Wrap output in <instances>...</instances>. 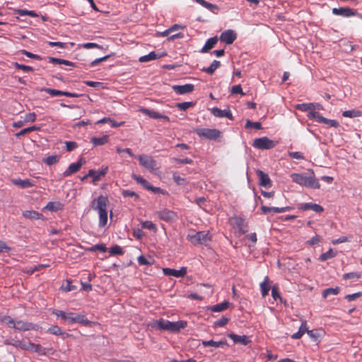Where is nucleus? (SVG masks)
Returning <instances> with one entry per match:
<instances>
[{
	"label": "nucleus",
	"instance_id": "37",
	"mask_svg": "<svg viewBox=\"0 0 362 362\" xmlns=\"http://www.w3.org/2000/svg\"><path fill=\"white\" fill-rule=\"evenodd\" d=\"M48 60H49V62L53 63V64H64L66 66H74V63H73L70 61H68V60L62 59L49 57Z\"/></svg>",
	"mask_w": 362,
	"mask_h": 362
},
{
	"label": "nucleus",
	"instance_id": "20",
	"mask_svg": "<svg viewBox=\"0 0 362 362\" xmlns=\"http://www.w3.org/2000/svg\"><path fill=\"white\" fill-rule=\"evenodd\" d=\"M298 209L303 211L313 210L317 213H320L324 211L322 206L314 203H302L299 205Z\"/></svg>",
	"mask_w": 362,
	"mask_h": 362
},
{
	"label": "nucleus",
	"instance_id": "30",
	"mask_svg": "<svg viewBox=\"0 0 362 362\" xmlns=\"http://www.w3.org/2000/svg\"><path fill=\"white\" fill-rule=\"evenodd\" d=\"M230 304V303L228 301H224L221 303L210 306L209 308V310L215 313L221 312L227 309Z\"/></svg>",
	"mask_w": 362,
	"mask_h": 362
},
{
	"label": "nucleus",
	"instance_id": "63",
	"mask_svg": "<svg viewBox=\"0 0 362 362\" xmlns=\"http://www.w3.org/2000/svg\"><path fill=\"white\" fill-rule=\"evenodd\" d=\"M229 321V319L226 317H222L219 320H216L214 322V325L217 327H223L226 325Z\"/></svg>",
	"mask_w": 362,
	"mask_h": 362
},
{
	"label": "nucleus",
	"instance_id": "23",
	"mask_svg": "<svg viewBox=\"0 0 362 362\" xmlns=\"http://www.w3.org/2000/svg\"><path fill=\"white\" fill-rule=\"evenodd\" d=\"M257 174L259 178V185L261 186L265 187L271 186V180L267 174L262 170H258Z\"/></svg>",
	"mask_w": 362,
	"mask_h": 362
},
{
	"label": "nucleus",
	"instance_id": "53",
	"mask_svg": "<svg viewBox=\"0 0 362 362\" xmlns=\"http://www.w3.org/2000/svg\"><path fill=\"white\" fill-rule=\"evenodd\" d=\"M307 117L309 119H315L317 122H318L320 123V118L323 117V116L320 115L317 112L315 111V110L310 111L308 113Z\"/></svg>",
	"mask_w": 362,
	"mask_h": 362
},
{
	"label": "nucleus",
	"instance_id": "19",
	"mask_svg": "<svg viewBox=\"0 0 362 362\" xmlns=\"http://www.w3.org/2000/svg\"><path fill=\"white\" fill-rule=\"evenodd\" d=\"M228 337L231 339L234 343L244 346L247 345L251 341L246 335H238L234 333H230L228 334Z\"/></svg>",
	"mask_w": 362,
	"mask_h": 362
},
{
	"label": "nucleus",
	"instance_id": "51",
	"mask_svg": "<svg viewBox=\"0 0 362 362\" xmlns=\"http://www.w3.org/2000/svg\"><path fill=\"white\" fill-rule=\"evenodd\" d=\"M137 260L139 265H151L153 262L151 257L148 259L143 255L139 256Z\"/></svg>",
	"mask_w": 362,
	"mask_h": 362
},
{
	"label": "nucleus",
	"instance_id": "29",
	"mask_svg": "<svg viewBox=\"0 0 362 362\" xmlns=\"http://www.w3.org/2000/svg\"><path fill=\"white\" fill-rule=\"evenodd\" d=\"M104 123H108L111 127H121L124 124V122H117L114 121L113 119H112L110 117H104V118L95 122V124H104Z\"/></svg>",
	"mask_w": 362,
	"mask_h": 362
},
{
	"label": "nucleus",
	"instance_id": "39",
	"mask_svg": "<svg viewBox=\"0 0 362 362\" xmlns=\"http://www.w3.org/2000/svg\"><path fill=\"white\" fill-rule=\"evenodd\" d=\"M339 291L340 288L338 286L335 288H328L323 291L322 297L325 298L330 295L336 296L339 293Z\"/></svg>",
	"mask_w": 362,
	"mask_h": 362
},
{
	"label": "nucleus",
	"instance_id": "57",
	"mask_svg": "<svg viewBox=\"0 0 362 362\" xmlns=\"http://www.w3.org/2000/svg\"><path fill=\"white\" fill-rule=\"evenodd\" d=\"M20 52H21V53H22L23 54L27 56L29 58L34 59H36V60H42V59L41 56L35 54H33V53H31V52H28L27 50L22 49Z\"/></svg>",
	"mask_w": 362,
	"mask_h": 362
},
{
	"label": "nucleus",
	"instance_id": "18",
	"mask_svg": "<svg viewBox=\"0 0 362 362\" xmlns=\"http://www.w3.org/2000/svg\"><path fill=\"white\" fill-rule=\"evenodd\" d=\"M141 112L142 113H144V115H146L153 119H163L167 122L170 121V118L168 116L162 115V114L159 113L158 112H156L153 110H149L147 108H142V109H141Z\"/></svg>",
	"mask_w": 362,
	"mask_h": 362
},
{
	"label": "nucleus",
	"instance_id": "31",
	"mask_svg": "<svg viewBox=\"0 0 362 362\" xmlns=\"http://www.w3.org/2000/svg\"><path fill=\"white\" fill-rule=\"evenodd\" d=\"M220 66L221 62L219 61L214 60L209 67H204L202 71L211 75Z\"/></svg>",
	"mask_w": 362,
	"mask_h": 362
},
{
	"label": "nucleus",
	"instance_id": "40",
	"mask_svg": "<svg viewBox=\"0 0 362 362\" xmlns=\"http://www.w3.org/2000/svg\"><path fill=\"white\" fill-rule=\"evenodd\" d=\"M60 156L58 155L49 156L47 158H44L42 161L47 165H52L59 162Z\"/></svg>",
	"mask_w": 362,
	"mask_h": 362
},
{
	"label": "nucleus",
	"instance_id": "26",
	"mask_svg": "<svg viewBox=\"0 0 362 362\" xmlns=\"http://www.w3.org/2000/svg\"><path fill=\"white\" fill-rule=\"evenodd\" d=\"M64 206V205L59 202H49L43 209L56 212L63 209Z\"/></svg>",
	"mask_w": 362,
	"mask_h": 362
},
{
	"label": "nucleus",
	"instance_id": "16",
	"mask_svg": "<svg viewBox=\"0 0 362 362\" xmlns=\"http://www.w3.org/2000/svg\"><path fill=\"white\" fill-rule=\"evenodd\" d=\"M163 274L166 276H173L177 278L182 277L187 274V268L182 267L180 269H175L170 268H164L163 269Z\"/></svg>",
	"mask_w": 362,
	"mask_h": 362
},
{
	"label": "nucleus",
	"instance_id": "27",
	"mask_svg": "<svg viewBox=\"0 0 362 362\" xmlns=\"http://www.w3.org/2000/svg\"><path fill=\"white\" fill-rule=\"evenodd\" d=\"M23 216L25 218L32 219V220L43 219V218H44L43 214H42L36 211H34V210L25 211L23 212Z\"/></svg>",
	"mask_w": 362,
	"mask_h": 362
},
{
	"label": "nucleus",
	"instance_id": "28",
	"mask_svg": "<svg viewBox=\"0 0 362 362\" xmlns=\"http://www.w3.org/2000/svg\"><path fill=\"white\" fill-rule=\"evenodd\" d=\"M308 328L307 327V323L305 321H303L300 327H299V329L297 332L291 335V338L293 339H300L302 337V336L306 332H308Z\"/></svg>",
	"mask_w": 362,
	"mask_h": 362
},
{
	"label": "nucleus",
	"instance_id": "17",
	"mask_svg": "<svg viewBox=\"0 0 362 362\" xmlns=\"http://www.w3.org/2000/svg\"><path fill=\"white\" fill-rule=\"evenodd\" d=\"M194 85L185 84V85H175L172 87L173 90L179 95H184L189 93L194 90Z\"/></svg>",
	"mask_w": 362,
	"mask_h": 362
},
{
	"label": "nucleus",
	"instance_id": "22",
	"mask_svg": "<svg viewBox=\"0 0 362 362\" xmlns=\"http://www.w3.org/2000/svg\"><path fill=\"white\" fill-rule=\"evenodd\" d=\"M290 209H291V207H289V206H285V207H269V206H261V210H262V213L264 214L271 213V212L275 213V214L284 213V212L289 211Z\"/></svg>",
	"mask_w": 362,
	"mask_h": 362
},
{
	"label": "nucleus",
	"instance_id": "46",
	"mask_svg": "<svg viewBox=\"0 0 362 362\" xmlns=\"http://www.w3.org/2000/svg\"><path fill=\"white\" fill-rule=\"evenodd\" d=\"M267 277L265 278V280L260 284L261 293L263 297H265L268 295L270 287L267 283Z\"/></svg>",
	"mask_w": 362,
	"mask_h": 362
},
{
	"label": "nucleus",
	"instance_id": "43",
	"mask_svg": "<svg viewBox=\"0 0 362 362\" xmlns=\"http://www.w3.org/2000/svg\"><path fill=\"white\" fill-rule=\"evenodd\" d=\"M320 123L325 124L328 125L329 127L337 128L339 126V123L335 119H330L325 118L324 117L320 118Z\"/></svg>",
	"mask_w": 362,
	"mask_h": 362
},
{
	"label": "nucleus",
	"instance_id": "32",
	"mask_svg": "<svg viewBox=\"0 0 362 362\" xmlns=\"http://www.w3.org/2000/svg\"><path fill=\"white\" fill-rule=\"evenodd\" d=\"M296 109L303 111V112H308L311 110H315V103H300L298 104L295 106Z\"/></svg>",
	"mask_w": 362,
	"mask_h": 362
},
{
	"label": "nucleus",
	"instance_id": "58",
	"mask_svg": "<svg viewBox=\"0 0 362 362\" xmlns=\"http://www.w3.org/2000/svg\"><path fill=\"white\" fill-rule=\"evenodd\" d=\"M342 116L345 117H356L358 116V111L352 110H346L342 113Z\"/></svg>",
	"mask_w": 362,
	"mask_h": 362
},
{
	"label": "nucleus",
	"instance_id": "12",
	"mask_svg": "<svg viewBox=\"0 0 362 362\" xmlns=\"http://www.w3.org/2000/svg\"><path fill=\"white\" fill-rule=\"evenodd\" d=\"M13 328L20 331L37 330L38 326L31 322H25L22 320L16 321Z\"/></svg>",
	"mask_w": 362,
	"mask_h": 362
},
{
	"label": "nucleus",
	"instance_id": "4",
	"mask_svg": "<svg viewBox=\"0 0 362 362\" xmlns=\"http://www.w3.org/2000/svg\"><path fill=\"white\" fill-rule=\"evenodd\" d=\"M107 47H104L103 45H99L97 43L92 42V56L95 57L92 60V66L98 65L101 62L107 60L110 54H104L100 56V53L105 54Z\"/></svg>",
	"mask_w": 362,
	"mask_h": 362
},
{
	"label": "nucleus",
	"instance_id": "50",
	"mask_svg": "<svg viewBox=\"0 0 362 362\" xmlns=\"http://www.w3.org/2000/svg\"><path fill=\"white\" fill-rule=\"evenodd\" d=\"M194 105V102H183V103H179L176 105V107L180 110H187L188 108L192 107L193 105Z\"/></svg>",
	"mask_w": 362,
	"mask_h": 362
},
{
	"label": "nucleus",
	"instance_id": "25",
	"mask_svg": "<svg viewBox=\"0 0 362 362\" xmlns=\"http://www.w3.org/2000/svg\"><path fill=\"white\" fill-rule=\"evenodd\" d=\"M217 42L218 38L216 36L209 38L205 42V45L203 46L200 52L202 53L208 52L210 49L214 47Z\"/></svg>",
	"mask_w": 362,
	"mask_h": 362
},
{
	"label": "nucleus",
	"instance_id": "52",
	"mask_svg": "<svg viewBox=\"0 0 362 362\" xmlns=\"http://www.w3.org/2000/svg\"><path fill=\"white\" fill-rule=\"evenodd\" d=\"M20 348L23 350L33 351V349L34 348V343H32L30 341L24 342L21 341Z\"/></svg>",
	"mask_w": 362,
	"mask_h": 362
},
{
	"label": "nucleus",
	"instance_id": "59",
	"mask_svg": "<svg viewBox=\"0 0 362 362\" xmlns=\"http://www.w3.org/2000/svg\"><path fill=\"white\" fill-rule=\"evenodd\" d=\"M361 277V274L357 272L346 273L343 275L344 279H358Z\"/></svg>",
	"mask_w": 362,
	"mask_h": 362
},
{
	"label": "nucleus",
	"instance_id": "45",
	"mask_svg": "<svg viewBox=\"0 0 362 362\" xmlns=\"http://www.w3.org/2000/svg\"><path fill=\"white\" fill-rule=\"evenodd\" d=\"M41 90L49 93L52 97L64 95V93H65V91H62V90H56V89L48 88H44Z\"/></svg>",
	"mask_w": 362,
	"mask_h": 362
},
{
	"label": "nucleus",
	"instance_id": "44",
	"mask_svg": "<svg viewBox=\"0 0 362 362\" xmlns=\"http://www.w3.org/2000/svg\"><path fill=\"white\" fill-rule=\"evenodd\" d=\"M75 319V323H79L85 326H88L90 325V321H89L84 315L76 314Z\"/></svg>",
	"mask_w": 362,
	"mask_h": 362
},
{
	"label": "nucleus",
	"instance_id": "9",
	"mask_svg": "<svg viewBox=\"0 0 362 362\" xmlns=\"http://www.w3.org/2000/svg\"><path fill=\"white\" fill-rule=\"evenodd\" d=\"M229 221L233 228L238 229L239 235L245 234L248 231V224L243 217L235 216L231 217Z\"/></svg>",
	"mask_w": 362,
	"mask_h": 362
},
{
	"label": "nucleus",
	"instance_id": "41",
	"mask_svg": "<svg viewBox=\"0 0 362 362\" xmlns=\"http://www.w3.org/2000/svg\"><path fill=\"white\" fill-rule=\"evenodd\" d=\"M108 141V136L105 135L101 137H92V144L94 146H101L106 144Z\"/></svg>",
	"mask_w": 362,
	"mask_h": 362
},
{
	"label": "nucleus",
	"instance_id": "13",
	"mask_svg": "<svg viewBox=\"0 0 362 362\" xmlns=\"http://www.w3.org/2000/svg\"><path fill=\"white\" fill-rule=\"evenodd\" d=\"M86 163L84 158H81L78 162L71 163L69 168L63 173L64 177H68L76 172H78L83 164Z\"/></svg>",
	"mask_w": 362,
	"mask_h": 362
},
{
	"label": "nucleus",
	"instance_id": "14",
	"mask_svg": "<svg viewBox=\"0 0 362 362\" xmlns=\"http://www.w3.org/2000/svg\"><path fill=\"white\" fill-rule=\"evenodd\" d=\"M356 11L348 7L334 8L332 13L343 17H351L356 15Z\"/></svg>",
	"mask_w": 362,
	"mask_h": 362
},
{
	"label": "nucleus",
	"instance_id": "1",
	"mask_svg": "<svg viewBox=\"0 0 362 362\" xmlns=\"http://www.w3.org/2000/svg\"><path fill=\"white\" fill-rule=\"evenodd\" d=\"M187 325V322L185 320H179L177 322H170L168 320L160 318L153 321L151 324V327L162 331H168L172 333H177L181 329H185Z\"/></svg>",
	"mask_w": 362,
	"mask_h": 362
},
{
	"label": "nucleus",
	"instance_id": "61",
	"mask_svg": "<svg viewBox=\"0 0 362 362\" xmlns=\"http://www.w3.org/2000/svg\"><path fill=\"white\" fill-rule=\"evenodd\" d=\"M94 251H99L100 252H105L107 251V247L105 244H97L94 246H92V252Z\"/></svg>",
	"mask_w": 362,
	"mask_h": 362
},
{
	"label": "nucleus",
	"instance_id": "42",
	"mask_svg": "<svg viewBox=\"0 0 362 362\" xmlns=\"http://www.w3.org/2000/svg\"><path fill=\"white\" fill-rule=\"evenodd\" d=\"M50 351H52V349H47V348L42 346L40 344H34V348L33 349V352L37 353L40 355H46Z\"/></svg>",
	"mask_w": 362,
	"mask_h": 362
},
{
	"label": "nucleus",
	"instance_id": "35",
	"mask_svg": "<svg viewBox=\"0 0 362 362\" xmlns=\"http://www.w3.org/2000/svg\"><path fill=\"white\" fill-rule=\"evenodd\" d=\"M13 182L19 186L22 189L28 188L33 186V182L29 179L25 180H14Z\"/></svg>",
	"mask_w": 362,
	"mask_h": 362
},
{
	"label": "nucleus",
	"instance_id": "6",
	"mask_svg": "<svg viewBox=\"0 0 362 362\" xmlns=\"http://www.w3.org/2000/svg\"><path fill=\"white\" fill-rule=\"evenodd\" d=\"M211 235L209 231H199L189 233L187 239L194 245L206 244L211 240Z\"/></svg>",
	"mask_w": 362,
	"mask_h": 362
},
{
	"label": "nucleus",
	"instance_id": "36",
	"mask_svg": "<svg viewBox=\"0 0 362 362\" xmlns=\"http://www.w3.org/2000/svg\"><path fill=\"white\" fill-rule=\"evenodd\" d=\"M337 251L330 248L327 252L320 255L319 259L322 262L326 261L337 256Z\"/></svg>",
	"mask_w": 362,
	"mask_h": 362
},
{
	"label": "nucleus",
	"instance_id": "54",
	"mask_svg": "<svg viewBox=\"0 0 362 362\" xmlns=\"http://www.w3.org/2000/svg\"><path fill=\"white\" fill-rule=\"evenodd\" d=\"M141 227L143 228H146V229H148V230H153V231H155L156 230V225L152 221H143L141 223Z\"/></svg>",
	"mask_w": 362,
	"mask_h": 362
},
{
	"label": "nucleus",
	"instance_id": "49",
	"mask_svg": "<svg viewBox=\"0 0 362 362\" xmlns=\"http://www.w3.org/2000/svg\"><path fill=\"white\" fill-rule=\"evenodd\" d=\"M203 6L215 14L218 13L219 11V7L217 5L209 3L207 1L205 2Z\"/></svg>",
	"mask_w": 362,
	"mask_h": 362
},
{
	"label": "nucleus",
	"instance_id": "56",
	"mask_svg": "<svg viewBox=\"0 0 362 362\" xmlns=\"http://www.w3.org/2000/svg\"><path fill=\"white\" fill-rule=\"evenodd\" d=\"M109 252L111 255H122L123 253L122 248L117 245L111 247Z\"/></svg>",
	"mask_w": 362,
	"mask_h": 362
},
{
	"label": "nucleus",
	"instance_id": "38",
	"mask_svg": "<svg viewBox=\"0 0 362 362\" xmlns=\"http://www.w3.org/2000/svg\"><path fill=\"white\" fill-rule=\"evenodd\" d=\"M47 332L54 335H61L64 338V335L68 336L65 332H63L61 328L57 325H52L48 329Z\"/></svg>",
	"mask_w": 362,
	"mask_h": 362
},
{
	"label": "nucleus",
	"instance_id": "24",
	"mask_svg": "<svg viewBox=\"0 0 362 362\" xmlns=\"http://www.w3.org/2000/svg\"><path fill=\"white\" fill-rule=\"evenodd\" d=\"M202 344L204 347L213 346L214 348L223 347L224 346H228L226 340H221L215 341L214 340L202 341Z\"/></svg>",
	"mask_w": 362,
	"mask_h": 362
},
{
	"label": "nucleus",
	"instance_id": "8",
	"mask_svg": "<svg viewBox=\"0 0 362 362\" xmlns=\"http://www.w3.org/2000/svg\"><path fill=\"white\" fill-rule=\"evenodd\" d=\"M199 137L209 140H215L221 135V132L216 129L197 128L193 130Z\"/></svg>",
	"mask_w": 362,
	"mask_h": 362
},
{
	"label": "nucleus",
	"instance_id": "5",
	"mask_svg": "<svg viewBox=\"0 0 362 362\" xmlns=\"http://www.w3.org/2000/svg\"><path fill=\"white\" fill-rule=\"evenodd\" d=\"M139 165L145 168L150 173H155L159 168L156 160L147 154H141L137 156Z\"/></svg>",
	"mask_w": 362,
	"mask_h": 362
},
{
	"label": "nucleus",
	"instance_id": "64",
	"mask_svg": "<svg viewBox=\"0 0 362 362\" xmlns=\"http://www.w3.org/2000/svg\"><path fill=\"white\" fill-rule=\"evenodd\" d=\"M289 156L291 157L292 158H295L297 160H304L305 159L303 154L301 152H298V151L290 152Z\"/></svg>",
	"mask_w": 362,
	"mask_h": 362
},
{
	"label": "nucleus",
	"instance_id": "62",
	"mask_svg": "<svg viewBox=\"0 0 362 362\" xmlns=\"http://www.w3.org/2000/svg\"><path fill=\"white\" fill-rule=\"evenodd\" d=\"M173 180L178 185H182L185 184V180L183 177H181L177 173H174L173 175Z\"/></svg>",
	"mask_w": 362,
	"mask_h": 362
},
{
	"label": "nucleus",
	"instance_id": "34",
	"mask_svg": "<svg viewBox=\"0 0 362 362\" xmlns=\"http://www.w3.org/2000/svg\"><path fill=\"white\" fill-rule=\"evenodd\" d=\"M162 55H158L155 52H151L150 53H148V54H146V55H144V56H141L140 58H139V62H150V61H152V60H155L156 59H158L161 57Z\"/></svg>",
	"mask_w": 362,
	"mask_h": 362
},
{
	"label": "nucleus",
	"instance_id": "21",
	"mask_svg": "<svg viewBox=\"0 0 362 362\" xmlns=\"http://www.w3.org/2000/svg\"><path fill=\"white\" fill-rule=\"evenodd\" d=\"M211 112L214 116H215L216 117H220V118L226 117L230 119H233L232 113H231L230 110H221L218 107H213L211 110Z\"/></svg>",
	"mask_w": 362,
	"mask_h": 362
},
{
	"label": "nucleus",
	"instance_id": "15",
	"mask_svg": "<svg viewBox=\"0 0 362 362\" xmlns=\"http://www.w3.org/2000/svg\"><path fill=\"white\" fill-rule=\"evenodd\" d=\"M108 166L103 165L98 170H92V182L100 180L108 172Z\"/></svg>",
	"mask_w": 362,
	"mask_h": 362
},
{
	"label": "nucleus",
	"instance_id": "7",
	"mask_svg": "<svg viewBox=\"0 0 362 362\" xmlns=\"http://www.w3.org/2000/svg\"><path fill=\"white\" fill-rule=\"evenodd\" d=\"M277 141L272 140L267 136L255 139L253 141L252 146L257 149L269 150L274 148Z\"/></svg>",
	"mask_w": 362,
	"mask_h": 362
},
{
	"label": "nucleus",
	"instance_id": "3",
	"mask_svg": "<svg viewBox=\"0 0 362 362\" xmlns=\"http://www.w3.org/2000/svg\"><path fill=\"white\" fill-rule=\"evenodd\" d=\"M109 200L107 197L100 195L99 196L92 204V207L98 211L99 216L98 226L100 228H103L106 226L108 220V211L107 206Z\"/></svg>",
	"mask_w": 362,
	"mask_h": 362
},
{
	"label": "nucleus",
	"instance_id": "11",
	"mask_svg": "<svg viewBox=\"0 0 362 362\" xmlns=\"http://www.w3.org/2000/svg\"><path fill=\"white\" fill-rule=\"evenodd\" d=\"M156 214L160 219L165 222H172L176 218L177 216L174 211L167 209L157 211Z\"/></svg>",
	"mask_w": 362,
	"mask_h": 362
},
{
	"label": "nucleus",
	"instance_id": "47",
	"mask_svg": "<svg viewBox=\"0 0 362 362\" xmlns=\"http://www.w3.org/2000/svg\"><path fill=\"white\" fill-rule=\"evenodd\" d=\"M245 128L250 129V128H254L255 129H262V124L259 122H252L249 119L246 121L245 124Z\"/></svg>",
	"mask_w": 362,
	"mask_h": 362
},
{
	"label": "nucleus",
	"instance_id": "55",
	"mask_svg": "<svg viewBox=\"0 0 362 362\" xmlns=\"http://www.w3.org/2000/svg\"><path fill=\"white\" fill-rule=\"evenodd\" d=\"M13 66L17 69H21V70H23L24 71H26V72L27 71H33V68L32 66L24 65V64H19L18 62L13 63Z\"/></svg>",
	"mask_w": 362,
	"mask_h": 362
},
{
	"label": "nucleus",
	"instance_id": "2",
	"mask_svg": "<svg viewBox=\"0 0 362 362\" xmlns=\"http://www.w3.org/2000/svg\"><path fill=\"white\" fill-rule=\"evenodd\" d=\"M291 177L293 182L300 186L312 189H319L320 184L315 178L313 170H310L309 173H292Z\"/></svg>",
	"mask_w": 362,
	"mask_h": 362
},
{
	"label": "nucleus",
	"instance_id": "48",
	"mask_svg": "<svg viewBox=\"0 0 362 362\" xmlns=\"http://www.w3.org/2000/svg\"><path fill=\"white\" fill-rule=\"evenodd\" d=\"M0 320L2 323H4L9 327L12 328H13V324H15L16 322V321L13 318L8 315L2 317Z\"/></svg>",
	"mask_w": 362,
	"mask_h": 362
},
{
	"label": "nucleus",
	"instance_id": "33",
	"mask_svg": "<svg viewBox=\"0 0 362 362\" xmlns=\"http://www.w3.org/2000/svg\"><path fill=\"white\" fill-rule=\"evenodd\" d=\"M132 177L138 184H140L146 189L150 187L151 184L141 175L133 173Z\"/></svg>",
	"mask_w": 362,
	"mask_h": 362
},
{
	"label": "nucleus",
	"instance_id": "60",
	"mask_svg": "<svg viewBox=\"0 0 362 362\" xmlns=\"http://www.w3.org/2000/svg\"><path fill=\"white\" fill-rule=\"evenodd\" d=\"M62 288L65 291H71L76 289L77 286L72 285V282L69 280H67L66 282V285H62Z\"/></svg>",
	"mask_w": 362,
	"mask_h": 362
},
{
	"label": "nucleus",
	"instance_id": "10",
	"mask_svg": "<svg viewBox=\"0 0 362 362\" xmlns=\"http://www.w3.org/2000/svg\"><path fill=\"white\" fill-rule=\"evenodd\" d=\"M237 38L236 33L233 30H226L223 31L220 35V40L225 42L226 45L232 44Z\"/></svg>",
	"mask_w": 362,
	"mask_h": 362
}]
</instances>
